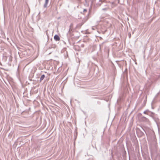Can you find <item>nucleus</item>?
Masks as SVG:
<instances>
[{"label":"nucleus","instance_id":"nucleus-1","mask_svg":"<svg viewBox=\"0 0 160 160\" xmlns=\"http://www.w3.org/2000/svg\"><path fill=\"white\" fill-rule=\"evenodd\" d=\"M54 38L56 41H59L60 40V38L57 35H55L54 36Z\"/></svg>","mask_w":160,"mask_h":160},{"label":"nucleus","instance_id":"nucleus-2","mask_svg":"<svg viewBox=\"0 0 160 160\" xmlns=\"http://www.w3.org/2000/svg\"><path fill=\"white\" fill-rule=\"evenodd\" d=\"M49 0H45V3L44 5V7L45 8L47 7V4L48 3Z\"/></svg>","mask_w":160,"mask_h":160},{"label":"nucleus","instance_id":"nucleus-3","mask_svg":"<svg viewBox=\"0 0 160 160\" xmlns=\"http://www.w3.org/2000/svg\"><path fill=\"white\" fill-rule=\"evenodd\" d=\"M142 119L145 121L148 122L149 121L148 119L144 117H142Z\"/></svg>","mask_w":160,"mask_h":160},{"label":"nucleus","instance_id":"nucleus-4","mask_svg":"<svg viewBox=\"0 0 160 160\" xmlns=\"http://www.w3.org/2000/svg\"><path fill=\"white\" fill-rule=\"evenodd\" d=\"M45 77L44 75L43 74L41 76L40 78V81H41Z\"/></svg>","mask_w":160,"mask_h":160},{"label":"nucleus","instance_id":"nucleus-5","mask_svg":"<svg viewBox=\"0 0 160 160\" xmlns=\"http://www.w3.org/2000/svg\"><path fill=\"white\" fill-rule=\"evenodd\" d=\"M108 8L107 7V8H103L102 9V10H107L108 9Z\"/></svg>","mask_w":160,"mask_h":160},{"label":"nucleus","instance_id":"nucleus-6","mask_svg":"<svg viewBox=\"0 0 160 160\" xmlns=\"http://www.w3.org/2000/svg\"><path fill=\"white\" fill-rule=\"evenodd\" d=\"M149 116H150V117H152V118H153V119H154V117L152 115H149Z\"/></svg>","mask_w":160,"mask_h":160},{"label":"nucleus","instance_id":"nucleus-7","mask_svg":"<svg viewBox=\"0 0 160 160\" xmlns=\"http://www.w3.org/2000/svg\"><path fill=\"white\" fill-rule=\"evenodd\" d=\"M143 113H144V114H148V113H146V111H144V112H143Z\"/></svg>","mask_w":160,"mask_h":160},{"label":"nucleus","instance_id":"nucleus-8","mask_svg":"<svg viewBox=\"0 0 160 160\" xmlns=\"http://www.w3.org/2000/svg\"><path fill=\"white\" fill-rule=\"evenodd\" d=\"M87 11V10L86 9H84L83 10V12H85Z\"/></svg>","mask_w":160,"mask_h":160},{"label":"nucleus","instance_id":"nucleus-9","mask_svg":"<svg viewBox=\"0 0 160 160\" xmlns=\"http://www.w3.org/2000/svg\"><path fill=\"white\" fill-rule=\"evenodd\" d=\"M112 4H113V2H112Z\"/></svg>","mask_w":160,"mask_h":160},{"label":"nucleus","instance_id":"nucleus-10","mask_svg":"<svg viewBox=\"0 0 160 160\" xmlns=\"http://www.w3.org/2000/svg\"><path fill=\"white\" fill-rule=\"evenodd\" d=\"M157 126H158V123H157Z\"/></svg>","mask_w":160,"mask_h":160}]
</instances>
